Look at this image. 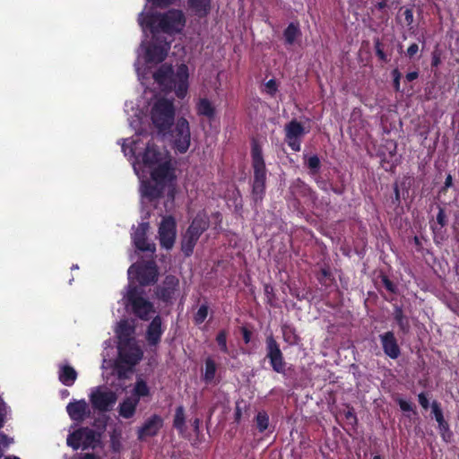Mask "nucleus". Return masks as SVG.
<instances>
[{"label":"nucleus","instance_id":"nucleus-59","mask_svg":"<svg viewBox=\"0 0 459 459\" xmlns=\"http://www.w3.org/2000/svg\"><path fill=\"white\" fill-rule=\"evenodd\" d=\"M453 185V178L450 174H448L446 178L444 186L440 189V193L446 194L449 187H451Z\"/></svg>","mask_w":459,"mask_h":459},{"label":"nucleus","instance_id":"nucleus-43","mask_svg":"<svg viewBox=\"0 0 459 459\" xmlns=\"http://www.w3.org/2000/svg\"><path fill=\"white\" fill-rule=\"evenodd\" d=\"M438 430L442 439L446 442H450L453 437V432L450 429L449 424L446 420L438 424Z\"/></svg>","mask_w":459,"mask_h":459},{"label":"nucleus","instance_id":"nucleus-2","mask_svg":"<svg viewBox=\"0 0 459 459\" xmlns=\"http://www.w3.org/2000/svg\"><path fill=\"white\" fill-rule=\"evenodd\" d=\"M151 119L158 132L165 135L170 133L175 121V106L166 98L158 99L151 109Z\"/></svg>","mask_w":459,"mask_h":459},{"label":"nucleus","instance_id":"nucleus-45","mask_svg":"<svg viewBox=\"0 0 459 459\" xmlns=\"http://www.w3.org/2000/svg\"><path fill=\"white\" fill-rule=\"evenodd\" d=\"M380 279L383 286L387 291L392 294H396L398 292L397 285L393 281H391L387 275L382 274Z\"/></svg>","mask_w":459,"mask_h":459},{"label":"nucleus","instance_id":"nucleus-34","mask_svg":"<svg viewBox=\"0 0 459 459\" xmlns=\"http://www.w3.org/2000/svg\"><path fill=\"white\" fill-rule=\"evenodd\" d=\"M173 427L179 432L186 430L185 409L182 405L177 407L173 419Z\"/></svg>","mask_w":459,"mask_h":459},{"label":"nucleus","instance_id":"nucleus-44","mask_svg":"<svg viewBox=\"0 0 459 459\" xmlns=\"http://www.w3.org/2000/svg\"><path fill=\"white\" fill-rule=\"evenodd\" d=\"M431 412L437 422V425L439 423L444 422L446 420L444 418L443 411L441 409L440 403L437 401H433L431 403Z\"/></svg>","mask_w":459,"mask_h":459},{"label":"nucleus","instance_id":"nucleus-60","mask_svg":"<svg viewBox=\"0 0 459 459\" xmlns=\"http://www.w3.org/2000/svg\"><path fill=\"white\" fill-rule=\"evenodd\" d=\"M404 20L407 25H411L413 22V13L411 9H405L403 12Z\"/></svg>","mask_w":459,"mask_h":459},{"label":"nucleus","instance_id":"nucleus-13","mask_svg":"<svg viewBox=\"0 0 459 459\" xmlns=\"http://www.w3.org/2000/svg\"><path fill=\"white\" fill-rule=\"evenodd\" d=\"M149 222H141L132 234V238L135 248L143 252L154 253L155 245L147 241V231L149 230Z\"/></svg>","mask_w":459,"mask_h":459},{"label":"nucleus","instance_id":"nucleus-36","mask_svg":"<svg viewBox=\"0 0 459 459\" xmlns=\"http://www.w3.org/2000/svg\"><path fill=\"white\" fill-rule=\"evenodd\" d=\"M66 443L69 446H71L74 450H78L81 448L82 444V432L81 428L74 430L71 434L68 435Z\"/></svg>","mask_w":459,"mask_h":459},{"label":"nucleus","instance_id":"nucleus-29","mask_svg":"<svg viewBox=\"0 0 459 459\" xmlns=\"http://www.w3.org/2000/svg\"><path fill=\"white\" fill-rule=\"evenodd\" d=\"M394 319L399 326L400 331L406 334L410 331V322L406 316L403 314V307L400 306H394Z\"/></svg>","mask_w":459,"mask_h":459},{"label":"nucleus","instance_id":"nucleus-64","mask_svg":"<svg viewBox=\"0 0 459 459\" xmlns=\"http://www.w3.org/2000/svg\"><path fill=\"white\" fill-rule=\"evenodd\" d=\"M174 0H152L153 4L159 7H167L173 3Z\"/></svg>","mask_w":459,"mask_h":459},{"label":"nucleus","instance_id":"nucleus-1","mask_svg":"<svg viewBox=\"0 0 459 459\" xmlns=\"http://www.w3.org/2000/svg\"><path fill=\"white\" fill-rule=\"evenodd\" d=\"M251 163L253 169L251 198L255 204H261L266 193L267 169L259 141L251 140Z\"/></svg>","mask_w":459,"mask_h":459},{"label":"nucleus","instance_id":"nucleus-25","mask_svg":"<svg viewBox=\"0 0 459 459\" xmlns=\"http://www.w3.org/2000/svg\"><path fill=\"white\" fill-rule=\"evenodd\" d=\"M139 24L143 29H149L152 33L159 31L160 13H140Z\"/></svg>","mask_w":459,"mask_h":459},{"label":"nucleus","instance_id":"nucleus-41","mask_svg":"<svg viewBox=\"0 0 459 459\" xmlns=\"http://www.w3.org/2000/svg\"><path fill=\"white\" fill-rule=\"evenodd\" d=\"M209 307L207 304H202L197 312L194 316V322L195 325H201L204 322L208 316Z\"/></svg>","mask_w":459,"mask_h":459},{"label":"nucleus","instance_id":"nucleus-46","mask_svg":"<svg viewBox=\"0 0 459 459\" xmlns=\"http://www.w3.org/2000/svg\"><path fill=\"white\" fill-rule=\"evenodd\" d=\"M347 411H344V417L348 420V423L355 429L358 425V418L354 411L353 407L350 406L349 404L346 406Z\"/></svg>","mask_w":459,"mask_h":459},{"label":"nucleus","instance_id":"nucleus-9","mask_svg":"<svg viewBox=\"0 0 459 459\" xmlns=\"http://www.w3.org/2000/svg\"><path fill=\"white\" fill-rule=\"evenodd\" d=\"M170 132L175 149L179 153L186 152L190 146L191 139L188 121L185 117H179L175 124L174 129L170 130Z\"/></svg>","mask_w":459,"mask_h":459},{"label":"nucleus","instance_id":"nucleus-30","mask_svg":"<svg viewBox=\"0 0 459 459\" xmlns=\"http://www.w3.org/2000/svg\"><path fill=\"white\" fill-rule=\"evenodd\" d=\"M150 395L151 390L146 381L142 378L137 379L132 390L131 396L134 397V399H138V402H140L141 398L149 397Z\"/></svg>","mask_w":459,"mask_h":459},{"label":"nucleus","instance_id":"nucleus-8","mask_svg":"<svg viewBox=\"0 0 459 459\" xmlns=\"http://www.w3.org/2000/svg\"><path fill=\"white\" fill-rule=\"evenodd\" d=\"M158 235L160 247L166 250L172 249L177 237V221L173 216L166 215L162 218Z\"/></svg>","mask_w":459,"mask_h":459},{"label":"nucleus","instance_id":"nucleus-48","mask_svg":"<svg viewBox=\"0 0 459 459\" xmlns=\"http://www.w3.org/2000/svg\"><path fill=\"white\" fill-rule=\"evenodd\" d=\"M316 278L320 284L327 286L328 283L326 282V280H332V273L330 268L327 266L321 268Z\"/></svg>","mask_w":459,"mask_h":459},{"label":"nucleus","instance_id":"nucleus-10","mask_svg":"<svg viewBox=\"0 0 459 459\" xmlns=\"http://www.w3.org/2000/svg\"><path fill=\"white\" fill-rule=\"evenodd\" d=\"M151 178L161 188L172 184L177 177L171 160L169 159L157 164L151 171Z\"/></svg>","mask_w":459,"mask_h":459},{"label":"nucleus","instance_id":"nucleus-22","mask_svg":"<svg viewBox=\"0 0 459 459\" xmlns=\"http://www.w3.org/2000/svg\"><path fill=\"white\" fill-rule=\"evenodd\" d=\"M187 9L198 18L206 17L212 10V0H186Z\"/></svg>","mask_w":459,"mask_h":459},{"label":"nucleus","instance_id":"nucleus-5","mask_svg":"<svg viewBox=\"0 0 459 459\" xmlns=\"http://www.w3.org/2000/svg\"><path fill=\"white\" fill-rule=\"evenodd\" d=\"M186 16L181 10L170 9L160 13L159 30L174 35L180 33L186 26Z\"/></svg>","mask_w":459,"mask_h":459},{"label":"nucleus","instance_id":"nucleus-4","mask_svg":"<svg viewBox=\"0 0 459 459\" xmlns=\"http://www.w3.org/2000/svg\"><path fill=\"white\" fill-rule=\"evenodd\" d=\"M129 283L137 281L140 286H149L158 281L159 270L153 260L137 262L132 264L128 271Z\"/></svg>","mask_w":459,"mask_h":459},{"label":"nucleus","instance_id":"nucleus-53","mask_svg":"<svg viewBox=\"0 0 459 459\" xmlns=\"http://www.w3.org/2000/svg\"><path fill=\"white\" fill-rule=\"evenodd\" d=\"M286 142L293 152L300 151L301 145L299 138H286Z\"/></svg>","mask_w":459,"mask_h":459},{"label":"nucleus","instance_id":"nucleus-11","mask_svg":"<svg viewBox=\"0 0 459 459\" xmlns=\"http://www.w3.org/2000/svg\"><path fill=\"white\" fill-rule=\"evenodd\" d=\"M178 287L179 280L175 275H166L161 284L157 286L155 295L160 301L166 304L171 303Z\"/></svg>","mask_w":459,"mask_h":459},{"label":"nucleus","instance_id":"nucleus-37","mask_svg":"<svg viewBox=\"0 0 459 459\" xmlns=\"http://www.w3.org/2000/svg\"><path fill=\"white\" fill-rule=\"evenodd\" d=\"M256 428L260 433L264 432L269 426V416L265 411H258L255 416Z\"/></svg>","mask_w":459,"mask_h":459},{"label":"nucleus","instance_id":"nucleus-58","mask_svg":"<svg viewBox=\"0 0 459 459\" xmlns=\"http://www.w3.org/2000/svg\"><path fill=\"white\" fill-rule=\"evenodd\" d=\"M419 52V46L417 43H412L409 46L406 51V56L412 58Z\"/></svg>","mask_w":459,"mask_h":459},{"label":"nucleus","instance_id":"nucleus-12","mask_svg":"<svg viewBox=\"0 0 459 459\" xmlns=\"http://www.w3.org/2000/svg\"><path fill=\"white\" fill-rule=\"evenodd\" d=\"M164 420L161 416L153 414L148 418L142 427L137 429V438L140 441L147 437H155L163 427Z\"/></svg>","mask_w":459,"mask_h":459},{"label":"nucleus","instance_id":"nucleus-18","mask_svg":"<svg viewBox=\"0 0 459 459\" xmlns=\"http://www.w3.org/2000/svg\"><path fill=\"white\" fill-rule=\"evenodd\" d=\"M162 160V153L159 147L152 142L149 141L146 144V148L142 154V161L144 167L153 168Z\"/></svg>","mask_w":459,"mask_h":459},{"label":"nucleus","instance_id":"nucleus-31","mask_svg":"<svg viewBox=\"0 0 459 459\" xmlns=\"http://www.w3.org/2000/svg\"><path fill=\"white\" fill-rule=\"evenodd\" d=\"M301 36L299 23L290 22L283 31L286 45H293L295 40Z\"/></svg>","mask_w":459,"mask_h":459},{"label":"nucleus","instance_id":"nucleus-15","mask_svg":"<svg viewBox=\"0 0 459 459\" xmlns=\"http://www.w3.org/2000/svg\"><path fill=\"white\" fill-rule=\"evenodd\" d=\"M384 353L392 359H396L401 355V348L393 331H387L379 335Z\"/></svg>","mask_w":459,"mask_h":459},{"label":"nucleus","instance_id":"nucleus-19","mask_svg":"<svg viewBox=\"0 0 459 459\" xmlns=\"http://www.w3.org/2000/svg\"><path fill=\"white\" fill-rule=\"evenodd\" d=\"M163 333L162 318L158 315L152 318L148 325L146 339L151 345H157L160 342Z\"/></svg>","mask_w":459,"mask_h":459},{"label":"nucleus","instance_id":"nucleus-14","mask_svg":"<svg viewBox=\"0 0 459 459\" xmlns=\"http://www.w3.org/2000/svg\"><path fill=\"white\" fill-rule=\"evenodd\" d=\"M142 358L143 351L137 346L129 345V343L118 345V359L129 368L138 364Z\"/></svg>","mask_w":459,"mask_h":459},{"label":"nucleus","instance_id":"nucleus-51","mask_svg":"<svg viewBox=\"0 0 459 459\" xmlns=\"http://www.w3.org/2000/svg\"><path fill=\"white\" fill-rule=\"evenodd\" d=\"M437 223L440 226L439 230H441L447 224L446 214L445 209L442 207H438V212L437 214Z\"/></svg>","mask_w":459,"mask_h":459},{"label":"nucleus","instance_id":"nucleus-47","mask_svg":"<svg viewBox=\"0 0 459 459\" xmlns=\"http://www.w3.org/2000/svg\"><path fill=\"white\" fill-rule=\"evenodd\" d=\"M143 195L151 199H155L160 196V189L157 186L146 185L144 186Z\"/></svg>","mask_w":459,"mask_h":459},{"label":"nucleus","instance_id":"nucleus-26","mask_svg":"<svg viewBox=\"0 0 459 459\" xmlns=\"http://www.w3.org/2000/svg\"><path fill=\"white\" fill-rule=\"evenodd\" d=\"M77 378L76 370L70 365H63L59 368L58 379L66 385L72 386Z\"/></svg>","mask_w":459,"mask_h":459},{"label":"nucleus","instance_id":"nucleus-55","mask_svg":"<svg viewBox=\"0 0 459 459\" xmlns=\"http://www.w3.org/2000/svg\"><path fill=\"white\" fill-rule=\"evenodd\" d=\"M265 87L267 89V92L271 95V96H274L276 91H278V86H277V83H276V81L274 79H270L266 83H265Z\"/></svg>","mask_w":459,"mask_h":459},{"label":"nucleus","instance_id":"nucleus-61","mask_svg":"<svg viewBox=\"0 0 459 459\" xmlns=\"http://www.w3.org/2000/svg\"><path fill=\"white\" fill-rule=\"evenodd\" d=\"M166 75L167 71L160 68L154 73L153 78L155 79L156 82H160L166 77Z\"/></svg>","mask_w":459,"mask_h":459},{"label":"nucleus","instance_id":"nucleus-52","mask_svg":"<svg viewBox=\"0 0 459 459\" xmlns=\"http://www.w3.org/2000/svg\"><path fill=\"white\" fill-rule=\"evenodd\" d=\"M392 76H393V85L395 91H400V80H401V73L397 68L394 69L392 71Z\"/></svg>","mask_w":459,"mask_h":459},{"label":"nucleus","instance_id":"nucleus-54","mask_svg":"<svg viewBox=\"0 0 459 459\" xmlns=\"http://www.w3.org/2000/svg\"><path fill=\"white\" fill-rule=\"evenodd\" d=\"M401 411H413V406L411 403L402 399V398H399L396 400Z\"/></svg>","mask_w":459,"mask_h":459},{"label":"nucleus","instance_id":"nucleus-56","mask_svg":"<svg viewBox=\"0 0 459 459\" xmlns=\"http://www.w3.org/2000/svg\"><path fill=\"white\" fill-rule=\"evenodd\" d=\"M418 402L420 403V405L424 409V410H428L429 407V399L427 397V394L424 393V392H421L418 394Z\"/></svg>","mask_w":459,"mask_h":459},{"label":"nucleus","instance_id":"nucleus-63","mask_svg":"<svg viewBox=\"0 0 459 459\" xmlns=\"http://www.w3.org/2000/svg\"><path fill=\"white\" fill-rule=\"evenodd\" d=\"M135 142L134 141H132L130 146H128L126 143H123L122 144V151L125 152V154L126 155L127 154V151L129 152V153H131L132 155H134V145H135Z\"/></svg>","mask_w":459,"mask_h":459},{"label":"nucleus","instance_id":"nucleus-38","mask_svg":"<svg viewBox=\"0 0 459 459\" xmlns=\"http://www.w3.org/2000/svg\"><path fill=\"white\" fill-rule=\"evenodd\" d=\"M227 338H228V331L225 329L220 330L215 338L216 342L220 348V351L225 354L229 353Z\"/></svg>","mask_w":459,"mask_h":459},{"label":"nucleus","instance_id":"nucleus-3","mask_svg":"<svg viewBox=\"0 0 459 459\" xmlns=\"http://www.w3.org/2000/svg\"><path fill=\"white\" fill-rule=\"evenodd\" d=\"M127 305L132 307L133 313L142 320L150 319V315L154 312L153 304L143 298V290L134 282L127 285L126 295Z\"/></svg>","mask_w":459,"mask_h":459},{"label":"nucleus","instance_id":"nucleus-24","mask_svg":"<svg viewBox=\"0 0 459 459\" xmlns=\"http://www.w3.org/2000/svg\"><path fill=\"white\" fill-rule=\"evenodd\" d=\"M293 191L300 197L307 198L312 204L317 201L316 193L304 181L298 179L293 186Z\"/></svg>","mask_w":459,"mask_h":459},{"label":"nucleus","instance_id":"nucleus-16","mask_svg":"<svg viewBox=\"0 0 459 459\" xmlns=\"http://www.w3.org/2000/svg\"><path fill=\"white\" fill-rule=\"evenodd\" d=\"M66 411L74 421L82 422L90 416L91 411L84 399L70 402L66 406Z\"/></svg>","mask_w":459,"mask_h":459},{"label":"nucleus","instance_id":"nucleus-17","mask_svg":"<svg viewBox=\"0 0 459 459\" xmlns=\"http://www.w3.org/2000/svg\"><path fill=\"white\" fill-rule=\"evenodd\" d=\"M169 46L149 43L145 49V61L148 64H160L163 62L167 56Z\"/></svg>","mask_w":459,"mask_h":459},{"label":"nucleus","instance_id":"nucleus-23","mask_svg":"<svg viewBox=\"0 0 459 459\" xmlns=\"http://www.w3.org/2000/svg\"><path fill=\"white\" fill-rule=\"evenodd\" d=\"M139 403L138 399H134V397H126L118 405L117 411L119 416L126 420L133 418Z\"/></svg>","mask_w":459,"mask_h":459},{"label":"nucleus","instance_id":"nucleus-28","mask_svg":"<svg viewBox=\"0 0 459 459\" xmlns=\"http://www.w3.org/2000/svg\"><path fill=\"white\" fill-rule=\"evenodd\" d=\"M196 112L199 116L212 119L215 116V108L208 99L201 98L196 103Z\"/></svg>","mask_w":459,"mask_h":459},{"label":"nucleus","instance_id":"nucleus-32","mask_svg":"<svg viewBox=\"0 0 459 459\" xmlns=\"http://www.w3.org/2000/svg\"><path fill=\"white\" fill-rule=\"evenodd\" d=\"M134 329L128 325L126 321H121L118 324L117 334L119 339V345L128 344L131 340V335Z\"/></svg>","mask_w":459,"mask_h":459},{"label":"nucleus","instance_id":"nucleus-40","mask_svg":"<svg viewBox=\"0 0 459 459\" xmlns=\"http://www.w3.org/2000/svg\"><path fill=\"white\" fill-rule=\"evenodd\" d=\"M188 67L186 65L182 64L177 68L174 82H188Z\"/></svg>","mask_w":459,"mask_h":459},{"label":"nucleus","instance_id":"nucleus-57","mask_svg":"<svg viewBox=\"0 0 459 459\" xmlns=\"http://www.w3.org/2000/svg\"><path fill=\"white\" fill-rule=\"evenodd\" d=\"M240 332L242 333L243 341L246 344L249 343L252 337V332L247 329L246 326H242L240 328Z\"/></svg>","mask_w":459,"mask_h":459},{"label":"nucleus","instance_id":"nucleus-20","mask_svg":"<svg viewBox=\"0 0 459 459\" xmlns=\"http://www.w3.org/2000/svg\"><path fill=\"white\" fill-rule=\"evenodd\" d=\"M210 227V221L205 213H197L196 216L192 220L186 231L190 234L200 238L202 234L206 231Z\"/></svg>","mask_w":459,"mask_h":459},{"label":"nucleus","instance_id":"nucleus-42","mask_svg":"<svg viewBox=\"0 0 459 459\" xmlns=\"http://www.w3.org/2000/svg\"><path fill=\"white\" fill-rule=\"evenodd\" d=\"M374 48H375L376 55L380 61H382L384 63L389 62L390 59L388 58L387 55L385 53V51L383 49V44L378 38H376L374 39Z\"/></svg>","mask_w":459,"mask_h":459},{"label":"nucleus","instance_id":"nucleus-35","mask_svg":"<svg viewBox=\"0 0 459 459\" xmlns=\"http://www.w3.org/2000/svg\"><path fill=\"white\" fill-rule=\"evenodd\" d=\"M217 370V366L215 361L212 358H207L205 359V370L204 374L203 375V380L206 384H211L213 382L215 374Z\"/></svg>","mask_w":459,"mask_h":459},{"label":"nucleus","instance_id":"nucleus-27","mask_svg":"<svg viewBox=\"0 0 459 459\" xmlns=\"http://www.w3.org/2000/svg\"><path fill=\"white\" fill-rule=\"evenodd\" d=\"M198 239L195 236L190 234L186 230V232L182 235L181 238V251L185 255V256L189 257L192 255L195 247L198 242Z\"/></svg>","mask_w":459,"mask_h":459},{"label":"nucleus","instance_id":"nucleus-7","mask_svg":"<svg viewBox=\"0 0 459 459\" xmlns=\"http://www.w3.org/2000/svg\"><path fill=\"white\" fill-rule=\"evenodd\" d=\"M266 359H268L272 369L279 374L286 371V361L280 344L275 340L273 333L266 336L265 339Z\"/></svg>","mask_w":459,"mask_h":459},{"label":"nucleus","instance_id":"nucleus-39","mask_svg":"<svg viewBox=\"0 0 459 459\" xmlns=\"http://www.w3.org/2000/svg\"><path fill=\"white\" fill-rule=\"evenodd\" d=\"M306 165L309 169V172L312 175L319 173L321 168V161L317 155H312L306 160Z\"/></svg>","mask_w":459,"mask_h":459},{"label":"nucleus","instance_id":"nucleus-33","mask_svg":"<svg viewBox=\"0 0 459 459\" xmlns=\"http://www.w3.org/2000/svg\"><path fill=\"white\" fill-rule=\"evenodd\" d=\"M285 133L286 138H299L305 134V130L299 122L293 119L286 125Z\"/></svg>","mask_w":459,"mask_h":459},{"label":"nucleus","instance_id":"nucleus-6","mask_svg":"<svg viewBox=\"0 0 459 459\" xmlns=\"http://www.w3.org/2000/svg\"><path fill=\"white\" fill-rule=\"evenodd\" d=\"M90 403L94 411L108 412L112 410L117 400V394L109 389L96 387L89 395Z\"/></svg>","mask_w":459,"mask_h":459},{"label":"nucleus","instance_id":"nucleus-21","mask_svg":"<svg viewBox=\"0 0 459 459\" xmlns=\"http://www.w3.org/2000/svg\"><path fill=\"white\" fill-rule=\"evenodd\" d=\"M82 444L81 448L86 450L95 449L100 444V435L92 429L81 427Z\"/></svg>","mask_w":459,"mask_h":459},{"label":"nucleus","instance_id":"nucleus-62","mask_svg":"<svg viewBox=\"0 0 459 459\" xmlns=\"http://www.w3.org/2000/svg\"><path fill=\"white\" fill-rule=\"evenodd\" d=\"M394 196L392 202H393V204L399 205L401 203V196H400V190H399V186H398L397 183H395L394 186Z\"/></svg>","mask_w":459,"mask_h":459},{"label":"nucleus","instance_id":"nucleus-50","mask_svg":"<svg viewBox=\"0 0 459 459\" xmlns=\"http://www.w3.org/2000/svg\"><path fill=\"white\" fill-rule=\"evenodd\" d=\"M174 83H175L176 95L178 98L183 99L187 93L188 82H174Z\"/></svg>","mask_w":459,"mask_h":459},{"label":"nucleus","instance_id":"nucleus-49","mask_svg":"<svg viewBox=\"0 0 459 459\" xmlns=\"http://www.w3.org/2000/svg\"><path fill=\"white\" fill-rule=\"evenodd\" d=\"M264 295H265L266 299H267L266 300L267 304H269L270 306L273 307L274 306V300H275V293H274L273 287L271 284L266 283L264 286Z\"/></svg>","mask_w":459,"mask_h":459}]
</instances>
